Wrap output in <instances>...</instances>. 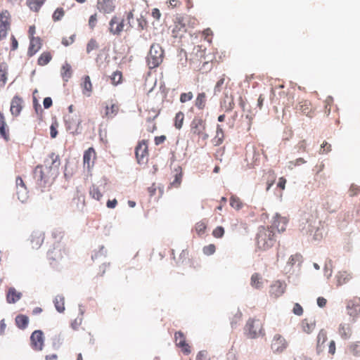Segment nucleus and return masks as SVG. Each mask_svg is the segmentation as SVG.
Listing matches in <instances>:
<instances>
[{
  "instance_id": "nucleus-8",
  "label": "nucleus",
  "mask_w": 360,
  "mask_h": 360,
  "mask_svg": "<svg viewBox=\"0 0 360 360\" xmlns=\"http://www.w3.org/2000/svg\"><path fill=\"white\" fill-rule=\"evenodd\" d=\"M135 155L139 164H145L148 161V149L147 141H139L135 148Z\"/></svg>"
},
{
  "instance_id": "nucleus-11",
  "label": "nucleus",
  "mask_w": 360,
  "mask_h": 360,
  "mask_svg": "<svg viewBox=\"0 0 360 360\" xmlns=\"http://www.w3.org/2000/svg\"><path fill=\"white\" fill-rule=\"evenodd\" d=\"M15 186L18 200L22 202H26L28 198V191L23 179L20 176L16 177Z\"/></svg>"
},
{
  "instance_id": "nucleus-15",
  "label": "nucleus",
  "mask_w": 360,
  "mask_h": 360,
  "mask_svg": "<svg viewBox=\"0 0 360 360\" xmlns=\"http://www.w3.org/2000/svg\"><path fill=\"white\" fill-rule=\"evenodd\" d=\"M124 20H120L118 17L113 16L109 22V31L114 35H119L123 31Z\"/></svg>"
},
{
  "instance_id": "nucleus-45",
  "label": "nucleus",
  "mask_w": 360,
  "mask_h": 360,
  "mask_svg": "<svg viewBox=\"0 0 360 360\" xmlns=\"http://www.w3.org/2000/svg\"><path fill=\"white\" fill-rule=\"evenodd\" d=\"M48 258L51 260H56L62 257L60 249L54 248L47 253Z\"/></svg>"
},
{
  "instance_id": "nucleus-36",
  "label": "nucleus",
  "mask_w": 360,
  "mask_h": 360,
  "mask_svg": "<svg viewBox=\"0 0 360 360\" xmlns=\"http://www.w3.org/2000/svg\"><path fill=\"white\" fill-rule=\"evenodd\" d=\"M21 294L18 292L15 288H10L7 293V301L9 303H15L20 299Z\"/></svg>"
},
{
  "instance_id": "nucleus-14",
  "label": "nucleus",
  "mask_w": 360,
  "mask_h": 360,
  "mask_svg": "<svg viewBox=\"0 0 360 360\" xmlns=\"http://www.w3.org/2000/svg\"><path fill=\"white\" fill-rule=\"evenodd\" d=\"M176 345L181 349L185 354H189L191 352L190 345L186 342L184 334L181 331H177L174 334Z\"/></svg>"
},
{
  "instance_id": "nucleus-9",
  "label": "nucleus",
  "mask_w": 360,
  "mask_h": 360,
  "mask_svg": "<svg viewBox=\"0 0 360 360\" xmlns=\"http://www.w3.org/2000/svg\"><path fill=\"white\" fill-rule=\"evenodd\" d=\"M30 345L35 351H41L44 345V333L40 330H34L30 336Z\"/></svg>"
},
{
  "instance_id": "nucleus-30",
  "label": "nucleus",
  "mask_w": 360,
  "mask_h": 360,
  "mask_svg": "<svg viewBox=\"0 0 360 360\" xmlns=\"http://www.w3.org/2000/svg\"><path fill=\"white\" fill-rule=\"evenodd\" d=\"M8 65L6 63H0V86H4L7 82Z\"/></svg>"
},
{
  "instance_id": "nucleus-37",
  "label": "nucleus",
  "mask_w": 360,
  "mask_h": 360,
  "mask_svg": "<svg viewBox=\"0 0 360 360\" xmlns=\"http://www.w3.org/2000/svg\"><path fill=\"white\" fill-rule=\"evenodd\" d=\"M29 323V319L27 316L23 314L18 315L15 317V323L20 329H25Z\"/></svg>"
},
{
  "instance_id": "nucleus-22",
  "label": "nucleus",
  "mask_w": 360,
  "mask_h": 360,
  "mask_svg": "<svg viewBox=\"0 0 360 360\" xmlns=\"http://www.w3.org/2000/svg\"><path fill=\"white\" fill-rule=\"evenodd\" d=\"M80 86L82 89V94L84 96L87 97L91 96L93 92V85L89 75H85L82 78Z\"/></svg>"
},
{
  "instance_id": "nucleus-56",
  "label": "nucleus",
  "mask_w": 360,
  "mask_h": 360,
  "mask_svg": "<svg viewBox=\"0 0 360 360\" xmlns=\"http://www.w3.org/2000/svg\"><path fill=\"white\" fill-rule=\"evenodd\" d=\"M242 319V313L239 311H237L235 314L233 315V317L232 318L231 324V326L233 328L236 326L238 322L240 321Z\"/></svg>"
},
{
  "instance_id": "nucleus-43",
  "label": "nucleus",
  "mask_w": 360,
  "mask_h": 360,
  "mask_svg": "<svg viewBox=\"0 0 360 360\" xmlns=\"http://www.w3.org/2000/svg\"><path fill=\"white\" fill-rule=\"evenodd\" d=\"M352 278V275L346 271L340 272L338 275V283L339 285L347 283Z\"/></svg>"
},
{
  "instance_id": "nucleus-57",
  "label": "nucleus",
  "mask_w": 360,
  "mask_h": 360,
  "mask_svg": "<svg viewBox=\"0 0 360 360\" xmlns=\"http://www.w3.org/2000/svg\"><path fill=\"white\" fill-rule=\"evenodd\" d=\"M331 150V145L326 141H323L321 146L319 153L321 154L328 153Z\"/></svg>"
},
{
  "instance_id": "nucleus-2",
  "label": "nucleus",
  "mask_w": 360,
  "mask_h": 360,
  "mask_svg": "<svg viewBox=\"0 0 360 360\" xmlns=\"http://www.w3.org/2000/svg\"><path fill=\"white\" fill-rule=\"evenodd\" d=\"M206 126V120L201 117H195L191 122L189 134L198 144L205 143L209 137Z\"/></svg>"
},
{
  "instance_id": "nucleus-20",
  "label": "nucleus",
  "mask_w": 360,
  "mask_h": 360,
  "mask_svg": "<svg viewBox=\"0 0 360 360\" xmlns=\"http://www.w3.org/2000/svg\"><path fill=\"white\" fill-rule=\"evenodd\" d=\"M44 240V233L41 231H33L31 238L30 243L33 249H38L41 247Z\"/></svg>"
},
{
  "instance_id": "nucleus-42",
  "label": "nucleus",
  "mask_w": 360,
  "mask_h": 360,
  "mask_svg": "<svg viewBox=\"0 0 360 360\" xmlns=\"http://www.w3.org/2000/svg\"><path fill=\"white\" fill-rule=\"evenodd\" d=\"M230 205L235 210H239L243 207V204L238 197L236 195H232L230 198Z\"/></svg>"
},
{
  "instance_id": "nucleus-31",
  "label": "nucleus",
  "mask_w": 360,
  "mask_h": 360,
  "mask_svg": "<svg viewBox=\"0 0 360 360\" xmlns=\"http://www.w3.org/2000/svg\"><path fill=\"white\" fill-rule=\"evenodd\" d=\"M207 96L205 93H199L195 100V105L199 110H203L206 106Z\"/></svg>"
},
{
  "instance_id": "nucleus-46",
  "label": "nucleus",
  "mask_w": 360,
  "mask_h": 360,
  "mask_svg": "<svg viewBox=\"0 0 360 360\" xmlns=\"http://www.w3.org/2000/svg\"><path fill=\"white\" fill-rule=\"evenodd\" d=\"M349 349L350 352L356 356H360V341H356L354 342H352L349 346Z\"/></svg>"
},
{
  "instance_id": "nucleus-60",
  "label": "nucleus",
  "mask_w": 360,
  "mask_h": 360,
  "mask_svg": "<svg viewBox=\"0 0 360 360\" xmlns=\"http://www.w3.org/2000/svg\"><path fill=\"white\" fill-rule=\"evenodd\" d=\"M303 308L302 307L298 304L295 303L293 306L292 312L297 316H301L303 314Z\"/></svg>"
},
{
  "instance_id": "nucleus-33",
  "label": "nucleus",
  "mask_w": 360,
  "mask_h": 360,
  "mask_svg": "<svg viewBox=\"0 0 360 360\" xmlns=\"http://www.w3.org/2000/svg\"><path fill=\"white\" fill-rule=\"evenodd\" d=\"M52 59V54L49 51L43 52L37 60V64L40 66L47 65Z\"/></svg>"
},
{
  "instance_id": "nucleus-61",
  "label": "nucleus",
  "mask_w": 360,
  "mask_h": 360,
  "mask_svg": "<svg viewBox=\"0 0 360 360\" xmlns=\"http://www.w3.org/2000/svg\"><path fill=\"white\" fill-rule=\"evenodd\" d=\"M297 148L299 152H306V150H307V141L305 140H302L300 141L297 144Z\"/></svg>"
},
{
  "instance_id": "nucleus-44",
  "label": "nucleus",
  "mask_w": 360,
  "mask_h": 360,
  "mask_svg": "<svg viewBox=\"0 0 360 360\" xmlns=\"http://www.w3.org/2000/svg\"><path fill=\"white\" fill-rule=\"evenodd\" d=\"M111 83L116 86L122 83V73L120 71L114 72L110 76Z\"/></svg>"
},
{
  "instance_id": "nucleus-50",
  "label": "nucleus",
  "mask_w": 360,
  "mask_h": 360,
  "mask_svg": "<svg viewBox=\"0 0 360 360\" xmlns=\"http://www.w3.org/2000/svg\"><path fill=\"white\" fill-rule=\"evenodd\" d=\"M65 15V11L63 8H57L53 15H52V19L54 22H57L60 20L63 16Z\"/></svg>"
},
{
  "instance_id": "nucleus-29",
  "label": "nucleus",
  "mask_w": 360,
  "mask_h": 360,
  "mask_svg": "<svg viewBox=\"0 0 360 360\" xmlns=\"http://www.w3.org/2000/svg\"><path fill=\"white\" fill-rule=\"evenodd\" d=\"M0 135L6 141L9 140L8 129L4 114L0 112Z\"/></svg>"
},
{
  "instance_id": "nucleus-59",
  "label": "nucleus",
  "mask_w": 360,
  "mask_h": 360,
  "mask_svg": "<svg viewBox=\"0 0 360 360\" xmlns=\"http://www.w3.org/2000/svg\"><path fill=\"white\" fill-rule=\"evenodd\" d=\"M75 35L72 34L69 37H63L62 39V44L65 46L71 45L75 41Z\"/></svg>"
},
{
  "instance_id": "nucleus-40",
  "label": "nucleus",
  "mask_w": 360,
  "mask_h": 360,
  "mask_svg": "<svg viewBox=\"0 0 360 360\" xmlns=\"http://www.w3.org/2000/svg\"><path fill=\"white\" fill-rule=\"evenodd\" d=\"M61 76L63 79L68 81L72 76V68L68 63H65L61 68Z\"/></svg>"
},
{
  "instance_id": "nucleus-6",
  "label": "nucleus",
  "mask_w": 360,
  "mask_h": 360,
  "mask_svg": "<svg viewBox=\"0 0 360 360\" xmlns=\"http://www.w3.org/2000/svg\"><path fill=\"white\" fill-rule=\"evenodd\" d=\"M245 331L250 338H255L262 333V324L259 320L250 319L245 325Z\"/></svg>"
},
{
  "instance_id": "nucleus-17",
  "label": "nucleus",
  "mask_w": 360,
  "mask_h": 360,
  "mask_svg": "<svg viewBox=\"0 0 360 360\" xmlns=\"http://www.w3.org/2000/svg\"><path fill=\"white\" fill-rule=\"evenodd\" d=\"M288 219L286 217H281L280 214H276L274 217V221L271 229H276L278 232H283L286 229V226Z\"/></svg>"
},
{
  "instance_id": "nucleus-5",
  "label": "nucleus",
  "mask_w": 360,
  "mask_h": 360,
  "mask_svg": "<svg viewBox=\"0 0 360 360\" xmlns=\"http://www.w3.org/2000/svg\"><path fill=\"white\" fill-rule=\"evenodd\" d=\"M164 50L158 44H153L147 56V64L150 69L158 67L163 61Z\"/></svg>"
},
{
  "instance_id": "nucleus-47",
  "label": "nucleus",
  "mask_w": 360,
  "mask_h": 360,
  "mask_svg": "<svg viewBox=\"0 0 360 360\" xmlns=\"http://www.w3.org/2000/svg\"><path fill=\"white\" fill-rule=\"evenodd\" d=\"M207 229V224L204 221H198L195 224V230L198 236H202L205 233Z\"/></svg>"
},
{
  "instance_id": "nucleus-13",
  "label": "nucleus",
  "mask_w": 360,
  "mask_h": 360,
  "mask_svg": "<svg viewBox=\"0 0 360 360\" xmlns=\"http://www.w3.org/2000/svg\"><path fill=\"white\" fill-rule=\"evenodd\" d=\"M120 110V106L117 102L110 101L108 103H105L104 112L103 115V118L112 119L115 117Z\"/></svg>"
},
{
  "instance_id": "nucleus-3",
  "label": "nucleus",
  "mask_w": 360,
  "mask_h": 360,
  "mask_svg": "<svg viewBox=\"0 0 360 360\" xmlns=\"http://www.w3.org/2000/svg\"><path fill=\"white\" fill-rule=\"evenodd\" d=\"M276 241L275 233L269 227L261 226L256 236L257 247L262 250L271 248Z\"/></svg>"
},
{
  "instance_id": "nucleus-53",
  "label": "nucleus",
  "mask_w": 360,
  "mask_h": 360,
  "mask_svg": "<svg viewBox=\"0 0 360 360\" xmlns=\"http://www.w3.org/2000/svg\"><path fill=\"white\" fill-rule=\"evenodd\" d=\"M225 233L224 229L221 226H217L213 231H212V236L216 238H221L224 236Z\"/></svg>"
},
{
  "instance_id": "nucleus-63",
  "label": "nucleus",
  "mask_w": 360,
  "mask_h": 360,
  "mask_svg": "<svg viewBox=\"0 0 360 360\" xmlns=\"http://www.w3.org/2000/svg\"><path fill=\"white\" fill-rule=\"evenodd\" d=\"M196 360H210L207 357V354L205 351H200L196 356Z\"/></svg>"
},
{
  "instance_id": "nucleus-7",
  "label": "nucleus",
  "mask_w": 360,
  "mask_h": 360,
  "mask_svg": "<svg viewBox=\"0 0 360 360\" xmlns=\"http://www.w3.org/2000/svg\"><path fill=\"white\" fill-rule=\"evenodd\" d=\"M11 16L8 11L3 10L0 13V40L5 39L11 29Z\"/></svg>"
},
{
  "instance_id": "nucleus-24",
  "label": "nucleus",
  "mask_w": 360,
  "mask_h": 360,
  "mask_svg": "<svg viewBox=\"0 0 360 360\" xmlns=\"http://www.w3.org/2000/svg\"><path fill=\"white\" fill-rule=\"evenodd\" d=\"M338 333L343 340H349L352 335V328L349 323H340L338 328Z\"/></svg>"
},
{
  "instance_id": "nucleus-49",
  "label": "nucleus",
  "mask_w": 360,
  "mask_h": 360,
  "mask_svg": "<svg viewBox=\"0 0 360 360\" xmlns=\"http://www.w3.org/2000/svg\"><path fill=\"white\" fill-rule=\"evenodd\" d=\"M89 194L90 195L97 200H100L101 198H102L103 195L101 192V191L99 190V188L95 186H92L90 189H89Z\"/></svg>"
},
{
  "instance_id": "nucleus-26",
  "label": "nucleus",
  "mask_w": 360,
  "mask_h": 360,
  "mask_svg": "<svg viewBox=\"0 0 360 360\" xmlns=\"http://www.w3.org/2000/svg\"><path fill=\"white\" fill-rule=\"evenodd\" d=\"M302 330L307 334H310L316 328V320L313 318L304 319L300 323Z\"/></svg>"
},
{
  "instance_id": "nucleus-4",
  "label": "nucleus",
  "mask_w": 360,
  "mask_h": 360,
  "mask_svg": "<svg viewBox=\"0 0 360 360\" xmlns=\"http://www.w3.org/2000/svg\"><path fill=\"white\" fill-rule=\"evenodd\" d=\"M206 49H203L202 46H195L193 52L191 54L190 61L195 68H198L199 70H206V66L209 65L211 59L207 58L206 55ZM210 66L207 69H210Z\"/></svg>"
},
{
  "instance_id": "nucleus-25",
  "label": "nucleus",
  "mask_w": 360,
  "mask_h": 360,
  "mask_svg": "<svg viewBox=\"0 0 360 360\" xmlns=\"http://www.w3.org/2000/svg\"><path fill=\"white\" fill-rule=\"evenodd\" d=\"M22 100L20 97L15 96L11 103L10 111L14 116H18L22 108Z\"/></svg>"
},
{
  "instance_id": "nucleus-12",
  "label": "nucleus",
  "mask_w": 360,
  "mask_h": 360,
  "mask_svg": "<svg viewBox=\"0 0 360 360\" xmlns=\"http://www.w3.org/2000/svg\"><path fill=\"white\" fill-rule=\"evenodd\" d=\"M271 347L274 352L281 353L287 348L288 342L283 336L276 334L272 340Z\"/></svg>"
},
{
  "instance_id": "nucleus-54",
  "label": "nucleus",
  "mask_w": 360,
  "mask_h": 360,
  "mask_svg": "<svg viewBox=\"0 0 360 360\" xmlns=\"http://www.w3.org/2000/svg\"><path fill=\"white\" fill-rule=\"evenodd\" d=\"M193 97V94L191 91L187 92V93H182L180 95V102L181 103H186L187 101H189L192 100Z\"/></svg>"
},
{
  "instance_id": "nucleus-28",
  "label": "nucleus",
  "mask_w": 360,
  "mask_h": 360,
  "mask_svg": "<svg viewBox=\"0 0 360 360\" xmlns=\"http://www.w3.org/2000/svg\"><path fill=\"white\" fill-rule=\"evenodd\" d=\"M285 287L280 281H276L271 285L270 294L274 297H278L285 292Z\"/></svg>"
},
{
  "instance_id": "nucleus-18",
  "label": "nucleus",
  "mask_w": 360,
  "mask_h": 360,
  "mask_svg": "<svg viewBox=\"0 0 360 360\" xmlns=\"http://www.w3.org/2000/svg\"><path fill=\"white\" fill-rule=\"evenodd\" d=\"M29 39L30 44L27 54L29 57H32L41 49L42 46V40L39 37Z\"/></svg>"
},
{
  "instance_id": "nucleus-64",
  "label": "nucleus",
  "mask_w": 360,
  "mask_h": 360,
  "mask_svg": "<svg viewBox=\"0 0 360 360\" xmlns=\"http://www.w3.org/2000/svg\"><path fill=\"white\" fill-rule=\"evenodd\" d=\"M165 140H166V136L165 135L155 136V139H154L155 144L156 146L160 145V144L163 143L165 141Z\"/></svg>"
},
{
  "instance_id": "nucleus-39",
  "label": "nucleus",
  "mask_w": 360,
  "mask_h": 360,
  "mask_svg": "<svg viewBox=\"0 0 360 360\" xmlns=\"http://www.w3.org/2000/svg\"><path fill=\"white\" fill-rule=\"evenodd\" d=\"M327 338V332L324 329H321L317 335V349H321V347L326 342Z\"/></svg>"
},
{
  "instance_id": "nucleus-55",
  "label": "nucleus",
  "mask_w": 360,
  "mask_h": 360,
  "mask_svg": "<svg viewBox=\"0 0 360 360\" xmlns=\"http://www.w3.org/2000/svg\"><path fill=\"white\" fill-rule=\"evenodd\" d=\"M216 247L214 244H210L203 248V253L206 255H211L215 252Z\"/></svg>"
},
{
  "instance_id": "nucleus-51",
  "label": "nucleus",
  "mask_w": 360,
  "mask_h": 360,
  "mask_svg": "<svg viewBox=\"0 0 360 360\" xmlns=\"http://www.w3.org/2000/svg\"><path fill=\"white\" fill-rule=\"evenodd\" d=\"M182 181V174L176 173L174 176V180L170 182L169 188H178Z\"/></svg>"
},
{
  "instance_id": "nucleus-34",
  "label": "nucleus",
  "mask_w": 360,
  "mask_h": 360,
  "mask_svg": "<svg viewBox=\"0 0 360 360\" xmlns=\"http://www.w3.org/2000/svg\"><path fill=\"white\" fill-rule=\"evenodd\" d=\"M224 139V130L220 125H217L216 136L212 139L214 146H219L222 143Z\"/></svg>"
},
{
  "instance_id": "nucleus-23",
  "label": "nucleus",
  "mask_w": 360,
  "mask_h": 360,
  "mask_svg": "<svg viewBox=\"0 0 360 360\" xmlns=\"http://www.w3.org/2000/svg\"><path fill=\"white\" fill-rule=\"evenodd\" d=\"M186 32V25L183 18H177L174 22L172 34L174 37H181L183 33Z\"/></svg>"
},
{
  "instance_id": "nucleus-32",
  "label": "nucleus",
  "mask_w": 360,
  "mask_h": 360,
  "mask_svg": "<svg viewBox=\"0 0 360 360\" xmlns=\"http://www.w3.org/2000/svg\"><path fill=\"white\" fill-rule=\"evenodd\" d=\"M45 0H27L26 4L34 12H38L44 5Z\"/></svg>"
},
{
  "instance_id": "nucleus-19",
  "label": "nucleus",
  "mask_w": 360,
  "mask_h": 360,
  "mask_svg": "<svg viewBox=\"0 0 360 360\" xmlns=\"http://www.w3.org/2000/svg\"><path fill=\"white\" fill-rule=\"evenodd\" d=\"M297 111L309 117H311L314 115V110L311 107V103L307 100H304L297 104L296 106Z\"/></svg>"
},
{
  "instance_id": "nucleus-41",
  "label": "nucleus",
  "mask_w": 360,
  "mask_h": 360,
  "mask_svg": "<svg viewBox=\"0 0 360 360\" xmlns=\"http://www.w3.org/2000/svg\"><path fill=\"white\" fill-rule=\"evenodd\" d=\"M251 285L255 288H260L262 285V277L257 274L255 273L251 276Z\"/></svg>"
},
{
  "instance_id": "nucleus-48",
  "label": "nucleus",
  "mask_w": 360,
  "mask_h": 360,
  "mask_svg": "<svg viewBox=\"0 0 360 360\" xmlns=\"http://www.w3.org/2000/svg\"><path fill=\"white\" fill-rule=\"evenodd\" d=\"M333 108V98L328 96L324 101V109L325 113L328 116L330 113L332 108Z\"/></svg>"
},
{
  "instance_id": "nucleus-35",
  "label": "nucleus",
  "mask_w": 360,
  "mask_h": 360,
  "mask_svg": "<svg viewBox=\"0 0 360 360\" xmlns=\"http://www.w3.org/2000/svg\"><path fill=\"white\" fill-rule=\"evenodd\" d=\"M53 303L55 305V307L56 310L60 312L63 313L64 312L65 307V297L63 295H57L56 296Z\"/></svg>"
},
{
  "instance_id": "nucleus-58",
  "label": "nucleus",
  "mask_w": 360,
  "mask_h": 360,
  "mask_svg": "<svg viewBox=\"0 0 360 360\" xmlns=\"http://www.w3.org/2000/svg\"><path fill=\"white\" fill-rule=\"evenodd\" d=\"M360 193V186L357 185L352 184L349 190V193L350 196L356 195Z\"/></svg>"
},
{
  "instance_id": "nucleus-16",
  "label": "nucleus",
  "mask_w": 360,
  "mask_h": 360,
  "mask_svg": "<svg viewBox=\"0 0 360 360\" xmlns=\"http://www.w3.org/2000/svg\"><path fill=\"white\" fill-rule=\"evenodd\" d=\"M96 6L103 13H111L115 8L114 0H98Z\"/></svg>"
},
{
  "instance_id": "nucleus-52",
  "label": "nucleus",
  "mask_w": 360,
  "mask_h": 360,
  "mask_svg": "<svg viewBox=\"0 0 360 360\" xmlns=\"http://www.w3.org/2000/svg\"><path fill=\"white\" fill-rule=\"evenodd\" d=\"M98 48V44L96 41V39H91L89 40L86 45V52L88 53H91V51L96 50Z\"/></svg>"
},
{
  "instance_id": "nucleus-62",
  "label": "nucleus",
  "mask_w": 360,
  "mask_h": 360,
  "mask_svg": "<svg viewBox=\"0 0 360 360\" xmlns=\"http://www.w3.org/2000/svg\"><path fill=\"white\" fill-rule=\"evenodd\" d=\"M97 23V15L95 13L91 15L89 19V25L91 29H94Z\"/></svg>"
},
{
  "instance_id": "nucleus-27",
  "label": "nucleus",
  "mask_w": 360,
  "mask_h": 360,
  "mask_svg": "<svg viewBox=\"0 0 360 360\" xmlns=\"http://www.w3.org/2000/svg\"><path fill=\"white\" fill-rule=\"evenodd\" d=\"M85 205V196L77 194V196L72 199L70 206L73 211H82Z\"/></svg>"
},
{
  "instance_id": "nucleus-38",
  "label": "nucleus",
  "mask_w": 360,
  "mask_h": 360,
  "mask_svg": "<svg viewBox=\"0 0 360 360\" xmlns=\"http://www.w3.org/2000/svg\"><path fill=\"white\" fill-rule=\"evenodd\" d=\"M184 122V114L181 111L178 112L174 119V126L177 129H181Z\"/></svg>"
},
{
  "instance_id": "nucleus-1",
  "label": "nucleus",
  "mask_w": 360,
  "mask_h": 360,
  "mask_svg": "<svg viewBox=\"0 0 360 360\" xmlns=\"http://www.w3.org/2000/svg\"><path fill=\"white\" fill-rule=\"evenodd\" d=\"M60 165L58 155L51 153L44 160V165H38L34 171V178L41 186L51 184L58 173Z\"/></svg>"
},
{
  "instance_id": "nucleus-10",
  "label": "nucleus",
  "mask_w": 360,
  "mask_h": 360,
  "mask_svg": "<svg viewBox=\"0 0 360 360\" xmlns=\"http://www.w3.org/2000/svg\"><path fill=\"white\" fill-rule=\"evenodd\" d=\"M346 308L348 314L354 319L358 317L360 314V297L356 296L347 300Z\"/></svg>"
},
{
  "instance_id": "nucleus-21",
  "label": "nucleus",
  "mask_w": 360,
  "mask_h": 360,
  "mask_svg": "<svg viewBox=\"0 0 360 360\" xmlns=\"http://www.w3.org/2000/svg\"><path fill=\"white\" fill-rule=\"evenodd\" d=\"M96 159V153L94 148L91 147L84 152L83 156L84 165H86L88 169L94 166Z\"/></svg>"
}]
</instances>
